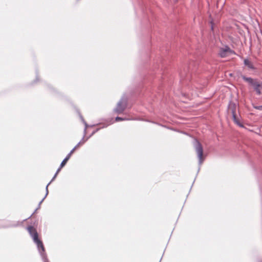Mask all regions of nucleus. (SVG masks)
<instances>
[{
  "label": "nucleus",
  "mask_w": 262,
  "mask_h": 262,
  "mask_svg": "<svg viewBox=\"0 0 262 262\" xmlns=\"http://www.w3.org/2000/svg\"><path fill=\"white\" fill-rule=\"evenodd\" d=\"M28 231L33 238L34 242L36 244L38 250L42 257L43 262H49L47 255L45 253V248L42 242L38 239V233L35 228L32 226H29L27 228Z\"/></svg>",
  "instance_id": "1"
},
{
  "label": "nucleus",
  "mask_w": 262,
  "mask_h": 262,
  "mask_svg": "<svg viewBox=\"0 0 262 262\" xmlns=\"http://www.w3.org/2000/svg\"><path fill=\"white\" fill-rule=\"evenodd\" d=\"M194 146L195 151L198 155V157L199 159V164H201L203 162L204 159L203 157V147L200 142L196 139L194 140Z\"/></svg>",
  "instance_id": "2"
},
{
  "label": "nucleus",
  "mask_w": 262,
  "mask_h": 262,
  "mask_svg": "<svg viewBox=\"0 0 262 262\" xmlns=\"http://www.w3.org/2000/svg\"><path fill=\"white\" fill-rule=\"evenodd\" d=\"M127 100L125 97H122L118 102L116 107L115 109V112L118 114L122 113L126 107Z\"/></svg>",
  "instance_id": "3"
},
{
  "label": "nucleus",
  "mask_w": 262,
  "mask_h": 262,
  "mask_svg": "<svg viewBox=\"0 0 262 262\" xmlns=\"http://www.w3.org/2000/svg\"><path fill=\"white\" fill-rule=\"evenodd\" d=\"M234 51L230 49L228 46H225L224 48H222L220 49L219 54L221 57L224 58L227 57L231 54H235Z\"/></svg>",
  "instance_id": "4"
},
{
  "label": "nucleus",
  "mask_w": 262,
  "mask_h": 262,
  "mask_svg": "<svg viewBox=\"0 0 262 262\" xmlns=\"http://www.w3.org/2000/svg\"><path fill=\"white\" fill-rule=\"evenodd\" d=\"M252 86L256 94L260 95L262 94V82H259L257 80Z\"/></svg>",
  "instance_id": "5"
},
{
  "label": "nucleus",
  "mask_w": 262,
  "mask_h": 262,
  "mask_svg": "<svg viewBox=\"0 0 262 262\" xmlns=\"http://www.w3.org/2000/svg\"><path fill=\"white\" fill-rule=\"evenodd\" d=\"M237 106L235 103L230 101L228 104V112L229 113H231L232 116L236 115Z\"/></svg>",
  "instance_id": "6"
},
{
  "label": "nucleus",
  "mask_w": 262,
  "mask_h": 262,
  "mask_svg": "<svg viewBox=\"0 0 262 262\" xmlns=\"http://www.w3.org/2000/svg\"><path fill=\"white\" fill-rule=\"evenodd\" d=\"M57 173H55V174H54V177H53V178L52 179L51 181L48 184V185H47L46 186V195L45 196V197L41 200V201L39 202V206H40V205L42 203V202L43 201L44 199H45V198L47 196L48 194V186L49 185L55 180V179L56 178V177H57Z\"/></svg>",
  "instance_id": "7"
},
{
  "label": "nucleus",
  "mask_w": 262,
  "mask_h": 262,
  "mask_svg": "<svg viewBox=\"0 0 262 262\" xmlns=\"http://www.w3.org/2000/svg\"><path fill=\"white\" fill-rule=\"evenodd\" d=\"M242 78L246 82H247L251 86L254 83V82L257 80L256 79H253L251 77H247L245 76H242Z\"/></svg>",
  "instance_id": "8"
},
{
  "label": "nucleus",
  "mask_w": 262,
  "mask_h": 262,
  "mask_svg": "<svg viewBox=\"0 0 262 262\" xmlns=\"http://www.w3.org/2000/svg\"><path fill=\"white\" fill-rule=\"evenodd\" d=\"M245 66H247L249 69L253 70L255 69L252 62L248 59H245L244 60Z\"/></svg>",
  "instance_id": "9"
},
{
  "label": "nucleus",
  "mask_w": 262,
  "mask_h": 262,
  "mask_svg": "<svg viewBox=\"0 0 262 262\" xmlns=\"http://www.w3.org/2000/svg\"><path fill=\"white\" fill-rule=\"evenodd\" d=\"M232 118L234 123H236L237 125L240 127L244 126L241 123L239 118L236 117V115H233Z\"/></svg>",
  "instance_id": "10"
},
{
  "label": "nucleus",
  "mask_w": 262,
  "mask_h": 262,
  "mask_svg": "<svg viewBox=\"0 0 262 262\" xmlns=\"http://www.w3.org/2000/svg\"><path fill=\"white\" fill-rule=\"evenodd\" d=\"M86 140H85L84 138H83L71 150L69 153L72 155L75 150L76 149V148H78L80 144H83L86 141Z\"/></svg>",
  "instance_id": "11"
},
{
  "label": "nucleus",
  "mask_w": 262,
  "mask_h": 262,
  "mask_svg": "<svg viewBox=\"0 0 262 262\" xmlns=\"http://www.w3.org/2000/svg\"><path fill=\"white\" fill-rule=\"evenodd\" d=\"M71 154L70 153H69L68 155L66 156V157L64 159V160L62 161V162L60 164V167H62L64 166V165L66 164L67 161L69 160L71 156Z\"/></svg>",
  "instance_id": "12"
},
{
  "label": "nucleus",
  "mask_w": 262,
  "mask_h": 262,
  "mask_svg": "<svg viewBox=\"0 0 262 262\" xmlns=\"http://www.w3.org/2000/svg\"><path fill=\"white\" fill-rule=\"evenodd\" d=\"M128 120V119H126L125 118H121V117H117L115 118L116 121H123V120Z\"/></svg>",
  "instance_id": "13"
},
{
  "label": "nucleus",
  "mask_w": 262,
  "mask_h": 262,
  "mask_svg": "<svg viewBox=\"0 0 262 262\" xmlns=\"http://www.w3.org/2000/svg\"><path fill=\"white\" fill-rule=\"evenodd\" d=\"M83 122H84V124H85V128H84V134H85L86 129V128L88 127V124H86V123L85 121H83Z\"/></svg>",
  "instance_id": "14"
},
{
  "label": "nucleus",
  "mask_w": 262,
  "mask_h": 262,
  "mask_svg": "<svg viewBox=\"0 0 262 262\" xmlns=\"http://www.w3.org/2000/svg\"><path fill=\"white\" fill-rule=\"evenodd\" d=\"M61 168H62V167H61L60 166V167L58 168V169L57 170L56 172V173H57V174H58V173L60 171V169H61Z\"/></svg>",
  "instance_id": "15"
},
{
  "label": "nucleus",
  "mask_w": 262,
  "mask_h": 262,
  "mask_svg": "<svg viewBox=\"0 0 262 262\" xmlns=\"http://www.w3.org/2000/svg\"><path fill=\"white\" fill-rule=\"evenodd\" d=\"M261 107H262V106H261L258 107H257V108H258V109H260Z\"/></svg>",
  "instance_id": "16"
}]
</instances>
